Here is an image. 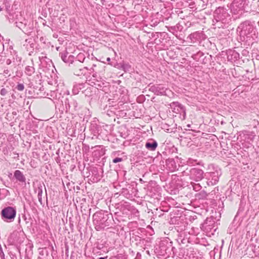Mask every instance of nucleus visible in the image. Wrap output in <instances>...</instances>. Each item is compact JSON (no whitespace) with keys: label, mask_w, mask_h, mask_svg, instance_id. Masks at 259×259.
<instances>
[{"label":"nucleus","mask_w":259,"mask_h":259,"mask_svg":"<svg viewBox=\"0 0 259 259\" xmlns=\"http://www.w3.org/2000/svg\"><path fill=\"white\" fill-rule=\"evenodd\" d=\"M230 19V14L224 7L217 8L213 12V25L220 28Z\"/></svg>","instance_id":"f257e3e1"},{"label":"nucleus","mask_w":259,"mask_h":259,"mask_svg":"<svg viewBox=\"0 0 259 259\" xmlns=\"http://www.w3.org/2000/svg\"><path fill=\"white\" fill-rule=\"evenodd\" d=\"M240 30L241 36H246L247 38L251 37L253 39L257 38L258 33L254 25L249 21H245L241 23L238 27Z\"/></svg>","instance_id":"f03ea898"},{"label":"nucleus","mask_w":259,"mask_h":259,"mask_svg":"<svg viewBox=\"0 0 259 259\" xmlns=\"http://www.w3.org/2000/svg\"><path fill=\"white\" fill-rule=\"evenodd\" d=\"M71 67L75 75L79 76L85 73V71L89 70L92 72H94V67H96V65H93V67L89 69L87 67H83L82 64L78 61H73L71 62Z\"/></svg>","instance_id":"7ed1b4c3"},{"label":"nucleus","mask_w":259,"mask_h":259,"mask_svg":"<svg viewBox=\"0 0 259 259\" xmlns=\"http://www.w3.org/2000/svg\"><path fill=\"white\" fill-rule=\"evenodd\" d=\"M245 0H233L231 4V10L235 15H241L244 10Z\"/></svg>","instance_id":"20e7f679"},{"label":"nucleus","mask_w":259,"mask_h":259,"mask_svg":"<svg viewBox=\"0 0 259 259\" xmlns=\"http://www.w3.org/2000/svg\"><path fill=\"white\" fill-rule=\"evenodd\" d=\"M1 214L2 218L5 221L9 220L10 222H12L16 217V211L13 207L8 206L2 210Z\"/></svg>","instance_id":"39448f33"},{"label":"nucleus","mask_w":259,"mask_h":259,"mask_svg":"<svg viewBox=\"0 0 259 259\" xmlns=\"http://www.w3.org/2000/svg\"><path fill=\"white\" fill-rule=\"evenodd\" d=\"M221 175V170L216 169L213 171L205 173L204 174V177L206 179L210 180V182L211 183V185H215L218 182Z\"/></svg>","instance_id":"423d86ee"},{"label":"nucleus","mask_w":259,"mask_h":259,"mask_svg":"<svg viewBox=\"0 0 259 259\" xmlns=\"http://www.w3.org/2000/svg\"><path fill=\"white\" fill-rule=\"evenodd\" d=\"M190 176L196 181H199L204 177L203 170L196 168H192L190 170Z\"/></svg>","instance_id":"0eeeda50"},{"label":"nucleus","mask_w":259,"mask_h":259,"mask_svg":"<svg viewBox=\"0 0 259 259\" xmlns=\"http://www.w3.org/2000/svg\"><path fill=\"white\" fill-rule=\"evenodd\" d=\"M14 176L15 179L19 182L21 183H25L26 178L23 173L19 170L15 171Z\"/></svg>","instance_id":"6e6552de"},{"label":"nucleus","mask_w":259,"mask_h":259,"mask_svg":"<svg viewBox=\"0 0 259 259\" xmlns=\"http://www.w3.org/2000/svg\"><path fill=\"white\" fill-rule=\"evenodd\" d=\"M150 90L157 95H162L165 92L164 88L160 85L152 86Z\"/></svg>","instance_id":"1a4fd4ad"},{"label":"nucleus","mask_w":259,"mask_h":259,"mask_svg":"<svg viewBox=\"0 0 259 259\" xmlns=\"http://www.w3.org/2000/svg\"><path fill=\"white\" fill-rule=\"evenodd\" d=\"M43 186H45V185H43L42 186L41 184H40L38 185L37 188L35 190V192L37 193L38 199L40 204H42V195Z\"/></svg>","instance_id":"9d476101"},{"label":"nucleus","mask_w":259,"mask_h":259,"mask_svg":"<svg viewBox=\"0 0 259 259\" xmlns=\"http://www.w3.org/2000/svg\"><path fill=\"white\" fill-rule=\"evenodd\" d=\"M147 149L151 151H154L157 147V143L156 141L152 142H147L145 145Z\"/></svg>","instance_id":"9b49d317"},{"label":"nucleus","mask_w":259,"mask_h":259,"mask_svg":"<svg viewBox=\"0 0 259 259\" xmlns=\"http://www.w3.org/2000/svg\"><path fill=\"white\" fill-rule=\"evenodd\" d=\"M34 72L35 69L33 66H27L25 67V72L27 75L31 76Z\"/></svg>","instance_id":"f8f14e48"},{"label":"nucleus","mask_w":259,"mask_h":259,"mask_svg":"<svg viewBox=\"0 0 259 259\" xmlns=\"http://www.w3.org/2000/svg\"><path fill=\"white\" fill-rule=\"evenodd\" d=\"M16 26L19 27L20 29H21L23 32H24L25 33H28V31L26 30V25L25 24H23L22 22H16Z\"/></svg>","instance_id":"ddd939ff"},{"label":"nucleus","mask_w":259,"mask_h":259,"mask_svg":"<svg viewBox=\"0 0 259 259\" xmlns=\"http://www.w3.org/2000/svg\"><path fill=\"white\" fill-rule=\"evenodd\" d=\"M96 77L97 75L96 74H94L93 75V77H92L91 79L89 80V81L90 82V84L93 86L94 85H96V82H95L94 81L96 80V81L99 82L98 80L96 78Z\"/></svg>","instance_id":"4468645a"},{"label":"nucleus","mask_w":259,"mask_h":259,"mask_svg":"<svg viewBox=\"0 0 259 259\" xmlns=\"http://www.w3.org/2000/svg\"><path fill=\"white\" fill-rule=\"evenodd\" d=\"M85 57L84 56V55L82 53H79L77 56V59L75 61H78L82 64V62L84 61Z\"/></svg>","instance_id":"2eb2a0df"},{"label":"nucleus","mask_w":259,"mask_h":259,"mask_svg":"<svg viewBox=\"0 0 259 259\" xmlns=\"http://www.w3.org/2000/svg\"><path fill=\"white\" fill-rule=\"evenodd\" d=\"M122 68L125 72L130 71L131 68V66L128 63H124L122 65Z\"/></svg>","instance_id":"dca6fc26"},{"label":"nucleus","mask_w":259,"mask_h":259,"mask_svg":"<svg viewBox=\"0 0 259 259\" xmlns=\"http://www.w3.org/2000/svg\"><path fill=\"white\" fill-rule=\"evenodd\" d=\"M67 53H61V58L63 60V61L65 62H67Z\"/></svg>","instance_id":"f3484780"},{"label":"nucleus","mask_w":259,"mask_h":259,"mask_svg":"<svg viewBox=\"0 0 259 259\" xmlns=\"http://www.w3.org/2000/svg\"><path fill=\"white\" fill-rule=\"evenodd\" d=\"M16 89L18 90V91H23L24 89V86L23 84L22 83H19L17 87H16Z\"/></svg>","instance_id":"a211bd4d"},{"label":"nucleus","mask_w":259,"mask_h":259,"mask_svg":"<svg viewBox=\"0 0 259 259\" xmlns=\"http://www.w3.org/2000/svg\"><path fill=\"white\" fill-rule=\"evenodd\" d=\"M8 93L7 90L5 88H2L1 90L0 94L2 96H5Z\"/></svg>","instance_id":"6ab92c4d"},{"label":"nucleus","mask_w":259,"mask_h":259,"mask_svg":"<svg viewBox=\"0 0 259 259\" xmlns=\"http://www.w3.org/2000/svg\"><path fill=\"white\" fill-rule=\"evenodd\" d=\"M201 188V187L199 184H195L194 186H193V189L196 191L200 190Z\"/></svg>","instance_id":"aec40b11"},{"label":"nucleus","mask_w":259,"mask_h":259,"mask_svg":"<svg viewBox=\"0 0 259 259\" xmlns=\"http://www.w3.org/2000/svg\"><path fill=\"white\" fill-rule=\"evenodd\" d=\"M122 160V158L116 157L113 159V162L114 163H116L117 162H121Z\"/></svg>","instance_id":"412c9836"},{"label":"nucleus","mask_w":259,"mask_h":259,"mask_svg":"<svg viewBox=\"0 0 259 259\" xmlns=\"http://www.w3.org/2000/svg\"><path fill=\"white\" fill-rule=\"evenodd\" d=\"M69 105H73L75 107L77 106V103L76 100H72L69 103Z\"/></svg>","instance_id":"4be33fe9"},{"label":"nucleus","mask_w":259,"mask_h":259,"mask_svg":"<svg viewBox=\"0 0 259 259\" xmlns=\"http://www.w3.org/2000/svg\"><path fill=\"white\" fill-rule=\"evenodd\" d=\"M171 105H178V107H180L181 110H183L184 112H185L184 110H183V106L178 103H172L171 104Z\"/></svg>","instance_id":"5701e85b"},{"label":"nucleus","mask_w":259,"mask_h":259,"mask_svg":"<svg viewBox=\"0 0 259 259\" xmlns=\"http://www.w3.org/2000/svg\"><path fill=\"white\" fill-rule=\"evenodd\" d=\"M120 257V255L118 254L117 255H116V256H112L110 259H118Z\"/></svg>","instance_id":"b1692460"},{"label":"nucleus","mask_w":259,"mask_h":259,"mask_svg":"<svg viewBox=\"0 0 259 259\" xmlns=\"http://www.w3.org/2000/svg\"><path fill=\"white\" fill-rule=\"evenodd\" d=\"M11 63V61L10 59H7V61H6V63L7 65H9Z\"/></svg>","instance_id":"393cba45"},{"label":"nucleus","mask_w":259,"mask_h":259,"mask_svg":"<svg viewBox=\"0 0 259 259\" xmlns=\"http://www.w3.org/2000/svg\"><path fill=\"white\" fill-rule=\"evenodd\" d=\"M170 29L169 30V31H171V30H175V27H171L170 28Z\"/></svg>","instance_id":"a878e982"},{"label":"nucleus","mask_w":259,"mask_h":259,"mask_svg":"<svg viewBox=\"0 0 259 259\" xmlns=\"http://www.w3.org/2000/svg\"><path fill=\"white\" fill-rule=\"evenodd\" d=\"M107 258V256L106 257H99L98 259H106Z\"/></svg>","instance_id":"bb28decb"},{"label":"nucleus","mask_w":259,"mask_h":259,"mask_svg":"<svg viewBox=\"0 0 259 259\" xmlns=\"http://www.w3.org/2000/svg\"><path fill=\"white\" fill-rule=\"evenodd\" d=\"M73 58V56H70L68 58V59H71V58Z\"/></svg>","instance_id":"cd10ccee"},{"label":"nucleus","mask_w":259,"mask_h":259,"mask_svg":"<svg viewBox=\"0 0 259 259\" xmlns=\"http://www.w3.org/2000/svg\"><path fill=\"white\" fill-rule=\"evenodd\" d=\"M107 60L108 61H110V58H108L107 59Z\"/></svg>","instance_id":"c85d7f7f"},{"label":"nucleus","mask_w":259,"mask_h":259,"mask_svg":"<svg viewBox=\"0 0 259 259\" xmlns=\"http://www.w3.org/2000/svg\"><path fill=\"white\" fill-rule=\"evenodd\" d=\"M96 216V214H95L93 215V218H94Z\"/></svg>","instance_id":"c756f323"},{"label":"nucleus","mask_w":259,"mask_h":259,"mask_svg":"<svg viewBox=\"0 0 259 259\" xmlns=\"http://www.w3.org/2000/svg\"><path fill=\"white\" fill-rule=\"evenodd\" d=\"M2 10V8L0 7V12Z\"/></svg>","instance_id":"7c9ffc66"}]
</instances>
